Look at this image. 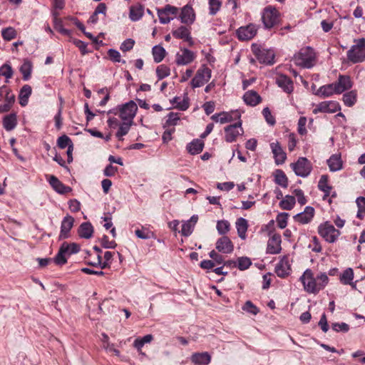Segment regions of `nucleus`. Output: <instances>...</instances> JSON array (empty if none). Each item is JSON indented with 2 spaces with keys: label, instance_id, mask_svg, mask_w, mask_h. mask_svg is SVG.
I'll list each match as a JSON object with an SVG mask.
<instances>
[{
  "label": "nucleus",
  "instance_id": "f257e3e1",
  "mask_svg": "<svg viewBox=\"0 0 365 365\" xmlns=\"http://www.w3.org/2000/svg\"><path fill=\"white\" fill-rule=\"evenodd\" d=\"M300 280L306 292L316 294L326 287L329 277L326 273H320L314 277L312 270L307 269L301 276Z\"/></svg>",
  "mask_w": 365,
  "mask_h": 365
},
{
  "label": "nucleus",
  "instance_id": "f03ea898",
  "mask_svg": "<svg viewBox=\"0 0 365 365\" xmlns=\"http://www.w3.org/2000/svg\"><path fill=\"white\" fill-rule=\"evenodd\" d=\"M355 44L347 51V58L353 63L365 61V38L354 41Z\"/></svg>",
  "mask_w": 365,
  "mask_h": 365
},
{
  "label": "nucleus",
  "instance_id": "7ed1b4c3",
  "mask_svg": "<svg viewBox=\"0 0 365 365\" xmlns=\"http://www.w3.org/2000/svg\"><path fill=\"white\" fill-rule=\"evenodd\" d=\"M315 53L310 47L302 48L294 57L295 64L303 68H311L314 66Z\"/></svg>",
  "mask_w": 365,
  "mask_h": 365
},
{
  "label": "nucleus",
  "instance_id": "20e7f679",
  "mask_svg": "<svg viewBox=\"0 0 365 365\" xmlns=\"http://www.w3.org/2000/svg\"><path fill=\"white\" fill-rule=\"evenodd\" d=\"M319 235L329 243L335 242L341 232L336 230L329 222H325L318 227Z\"/></svg>",
  "mask_w": 365,
  "mask_h": 365
},
{
  "label": "nucleus",
  "instance_id": "39448f33",
  "mask_svg": "<svg viewBox=\"0 0 365 365\" xmlns=\"http://www.w3.org/2000/svg\"><path fill=\"white\" fill-rule=\"evenodd\" d=\"M279 14L278 11L272 6L264 8L262 14V21L264 28L272 29L278 24Z\"/></svg>",
  "mask_w": 365,
  "mask_h": 365
},
{
  "label": "nucleus",
  "instance_id": "423d86ee",
  "mask_svg": "<svg viewBox=\"0 0 365 365\" xmlns=\"http://www.w3.org/2000/svg\"><path fill=\"white\" fill-rule=\"evenodd\" d=\"M291 167L294 173L302 178L307 177L312 170L311 162L304 157L299 158L296 163L291 164Z\"/></svg>",
  "mask_w": 365,
  "mask_h": 365
},
{
  "label": "nucleus",
  "instance_id": "0eeeda50",
  "mask_svg": "<svg viewBox=\"0 0 365 365\" xmlns=\"http://www.w3.org/2000/svg\"><path fill=\"white\" fill-rule=\"evenodd\" d=\"M211 70L206 66H202L196 72L195 76L191 81V86L193 88L204 86L211 78Z\"/></svg>",
  "mask_w": 365,
  "mask_h": 365
},
{
  "label": "nucleus",
  "instance_id": "6e6552de",
  "mask_svg": "<svg viewBox=\"0 0 365 365\" xmlns=\"http://www.w3.org/2000/svg\"><path fill=\"white\" fill-rule=\"evenodd\" d=\"M160 22L163 24H168L178 13V9L170 4H166L162 9H157Z\"/></svg>",
  "mask_w": 365,
  "mask_h": 365
},
{
  "label": "nucleus",
  "instance_id": "1a4fd4ad",
  "mask_svg": "<svg viewBox=\"0 0 365 365\" xmlns=\"http://www.w3.org/2000/svg\"><path fill=\"white\" fill-rule=\"evenodd\" d=\"M138 110L136 103L130 101L120 108V117L123 121H129L133 123V118L135 116Z\"/></svg>",
  "mask_w": 365,
  "mask_h": 365
},
{
  "label": "nucleus",
  "instance_id": "9d476101",
  "mask_svg": "<svg viewBox=\"0 0 365 365\" xmlns=\"http://www.w3.org/2000/svg\"><path fill=\"white\" fill-rule=\"evenodd\" d=\"M225 139L228 143L236 140L237 138L243 134L244 130L242 128V121L240 120L233 125H230L225 128Z\"/></svg>",
  "mask_w": 365,
  "mask_h": 365
},
{
  "label": "nucleus",
  "instance_id": "9b49d317",
  "mask_svg": "<svg viewBox=\"0 0 365 365\" xmlns=\"http://www.w3.org/2000/svg\"><path fill=\"white\" fill-rule=\"evenodd\" d=\"M341 110L339 103L334 101H323L316 106L313 110V113L317 114L318 113H334Z\"/></svg>",
  "mask_w": 365,
  "mask_h": 365
},
{
  "label": "nucleus",
  "instance_id": "f8f14e48",
  "mask_svg": "<svg viewBox=\"0 0 365 365\" xmlns=\"http://www.w3.org/2000/svg\"><path fill=\"white\" fill-rule=\"evenodd\" d=\"M195 58V53L187 48H181L180 51L176 54L175 63L178 66H185L191 63Z\"/></svg>",
  "mask_w": 365,
  "mask_h": 365
},
{
  "label": "nucleus",
  "instance_id": "ddd939ff",
  "mask_svg": "<svg viewBox=\"0 0 365 365\" xmlns=\"http://www.w3.org/2000/svg\"><path fill=\"white\" fill-rule=\"evenodd\" d=\"M257 26L253 24H250L245 26H241L237 30V35L239 39L248 41L252 39L257 32Z\"/></svg>",
  "mask_w": 365,
  "mask_h": 365
},
{
  "label": "nucleus",
  "instance_id": "4468645a",
  "mask_svg": "<svg viewBox=\"0 0 365 365\" xmlns=\"http://www.w3.org/2000/svg\"><path fill=\"white\" fill-rule=\"evenodd\" d=\"M216 249L222 253L230 254L234 250V245L227 236H222L216 242Z\"/></svg>",
  "mask_w": 365,
  "mask_h": 365
},
{
  "label": "nucleus",
  "instance_id": "2eb2a0df",
  "mask_svg": "<svg viewBox=\"0 0 365 365\" xmlns=\"http://www.w3.org/2000/svg\"><path fill=\"white\" fill-rule=\"evenodd\" d=\"M173 37L178 39H182L188 43L189 46L194 45V41L191 36L190 31L188 28L181 26L172 31Z\"/></svg>",
  "mask_w": 365,
  "mask_h": 365
},
{
  "label": "nucleus",
  "instance_id": "dca6fc26",
  "mask_svg": "<svg viewBox=\"0 0 365 365\" xmlns=\"http://www.w3.org/2000/svg\"><path fill=\"white\" fill-rule=\"evenodd\" d=\"M281 236L279 234H274L267 242V252L272 255L280 252L281 247Z\"/></svg>",
  "mask_w": 365,
  "mask_h": 365
},
{
  "label": "nucleus",
  "instance_id": "f3484780",
  "mask_svg": "<svg viewBox=\"0 0 365 365\" xmlns=\"http://www.w3.org/2000/svg\"><path fill=\"white\" fill-rule=\"evenodd\" d=\"M334 84L336 88L337 94H340L350 89L353 86L350 76L346 75H339L338 81H336Z\"/></svg>",
  "mask_w": 365,
  "mask_h": 365
},
{
  "label": "nucleus",
  "instance_id": "a211bd4d",
  "mask_svg": "<svg viewBox=\"0 0 365 365\" xmlns=\"http://www.w3.org/2000/svg\"><path fill=\"white\" fill-rule=\"evenodd\" d=\"M74 218L71 215H66L61 222L59 239H66L69 237V232L73 226Z\"/></svg>",
  "mask_w": 365,
  "mask_h": 365
},
{
  "label": "nucleus",
  "instance_id": "6ab92c4d",
  "mask_svg": "<svg viewBox=\"0 0 365 365\" xmlns=\"http://www.w3.org/2000/svg\"><path fill=\"white\" fill-rule=\"evenodd\" d=\"M180 19L181 22L183 24L187 25L192 24L195 19L193 9L189 5H186L182 7L180 14Z\"/></svg>",
  "mask_w": 365,
  "mask_h": 365
},
{
  "label": "nucleus",
  "instance_id": "aec40b11",
  "mask_svg": "<svg viewBox=\"0 0 365 365\" xmlns=\"http://www.w3.org/2000/svg\"><path fill=\"white\" fill-rule=\"evenodd\" d=\"M275 163L277 165L283 164L287 158V155L279 145V143H272L270 145Z\"/></svg>",
  "mask_w": 365,
  "mask_h": 365
},
{
  "label": "nucleus",
  "instance_id": "412c9836",
  "mask_svg": "<svg viewBox=\"0 0 365 365\" xmlns=\"http://www.w3.org/2000/svg\"><path fill=\"white\" fill-rule=\"evenodd\" d=\"M314 215V209L312 207L307 206L304 211L297 214L294 219L297 222L302 224H306L311 221Z\"/></svg>",
  "mask_w": 365,
  "mask_h": 365
},
{
  "label": "nucleus",
  "instance_id": "4be33fe9",
  "mask_svg": "<svg viewBox=\"0 0 365 365\" xmlns=\"http://www.w3.org/2000/svg\"><path fill=\"white\" fill-rule=\"evenodd\" d=\"M48 182L51 187L58 193L65 194L71 191L70 187L64 185L54 175L48 176Z\"/></svg>",
  "mask_w": 365,
  "mask_h": 365
},
{
  "label": "nucleus",
  "instance_id": "5701e85b",
  "mask_svg": "<svg viewBox=\"0 0 365 365\" xmlns=\"http://www.w3.org/2000/svg\"><path fill=\"white\" fill-rule=\"evenodd\" d=\"M276 83L284 92L291 93L293 91V82L287 76L281 75L278 76L276 79Z\"/></svg>",
  "mask_w": 365,
  "mask_h": 365
},
{
  "label": "nucleus",
  "instance_id": "b1692460",
  "mask_svg": "<svg viewBox=\"0 0 365 365\" xmlns=\"http://www.w3.org/2000/svg\"><path fill=\"white\" fill-rule=\"evenodd\" d=\"M211 356L208 352L195 353L191 356V361L195 365H208Z\"/></svg>",
  "mask_w": 365,
  "mask_h": 365
},
{
  "label": "nucleus",
  "instance_id": "393cba45",
  "mask_svg": "<svg viewBox=\"0 0 365 365\" xmlns=\"http://www.w3.org/2000/svg\"><path fill=\"white\" fill-rule=\"evenodd\" d=\"M290 270V265L287 257H284L277 264L275 272L280 277L287 276Z\"/></svg>",
  "mask_w": 365,
  "mask_h": 365
},
{
  "label": "nucleus",
  "instance_id": "a878e982",
  "mask_svg": "<svg viewBox=\"0 0 365 365\" xmlns=\"http://www.w3.org/2000/svg\"><path fill=\"white\" fill-rule=\"evenodd\" d=\"M243 100L247 105L255 106L261 102L262 98L256 91L251 90L244 94Z\"/></svg>",
  "mask_w": 365,
  "mask_h": 365
},
{
  "label": "nucleus",
  "instance_id": "bb28decb",
  "mask_svg": "<svg viewBox=\"0 0 365 365\" xmlns=\"http://www.w3.org/2000/svg\"><path fill=\"white\" fill-rule=\"evenodd\" d=\"M255 53L259 62L266 64H272L274 63V54L272 52L264 49H257V51H255Z\"/></svg>",
  "mask_w": 365,
  "mask_h": 365
},
{
  "label": "nucleus",
  "instance_id": "cd10ccee",
  "mask_svg": "<svg viewBox=\"0 0 365 365\" xmlns=\"http://www.w3.org/2000/svg\"><path fill=\"white\" fill-rule=\"evenodd\" d=\"M336 93V88L334 83L321 86L316 93V95L321 97H329Z\"/></svg>",
  "mask_w": 365,
  "mask_h": 365
},
{
  "label": "nucleus",
  "instance_id": "c85d7f7f",
  "mask_svg": "<svg viewBox=\"0 0 365 365\" xmlns=\"http://www.w3.org/2000/svg\"><path fill=\"white\" fill-rule=\"evenodd\" d=\"M66 248H67V243L66 242H63L61 245V247H60L57 255L52 259L56 264H58V265H63V264H65L67 262L68 255H67V254H66Z\"/></svg>",
  "mask_w": 365,
  "mask_h": 365
},
{
  "label": "nucleus",
  "instance_id": "c756f323",
  "mask_svg": "<svg viewBox=\"0 0 365 365\" xmlns=\"http://www.w3.org/2000/svg\"><path fill=\"white\" fill-rule=\"evenodd\" d=\"M17 125V118L15 113H10L3 118V126L7 131L14 130Z\"/></svg>",
  "mask_w": 365,
  "mask_h": 365
},
{
  "label": "nucleus",
  "instance_id": "7c9ffc66",
  "mask_svg": "<svg viewBox=\"0 0 365 365\" xmlns=\"http://www.w3.org/2000/svg\"><path fill=\"white\" fill-rule=\"evenodd\" d=\"M93 227L90 222L82 223L78 228V235L81 237L89 239L92 237Z\"/></svg>",
  "mask_w": 365,
  "mask_h": 365
},
{
  "label": "nucleus",
  "instance_id": "2f4dec72",
  "mask_svg": "<svg viewBox=\"0 0 365 365\" xmlns=\"http://www.w3.org/2000/svg\"><path fill=\"white\" fill-rule=\"evenodd\" d=\"M327 164L331 172H336L342 168V161L340 156L337 155H331L329 159L327 160Z\"/></svg>",
  "mask_w": 365,
  "mask_h": 365
},
{
  "label": "nucleus",
  "instance_id": "473e14b6",
  "mask_svg": "<svg viewBox=\"0 0 365 365\" xmlns=\"http://www.w3.org/2000/svg\"><path fill=\"white\" fill-rule=\"evenodd\" d=\"M318 188L324 193V199L329 196L332 187L328 184L327 175H323L321 176L318 182Z\"/></svg>",
  "mask_w": 365,
  "mask_h": 365
},
{
  "label": "nucleus",
  "instance_id": "72a5a7b5",
  "mask_svg": "<svg viewBox=\"0 0 365 365\" xmlns=\"http://www.w3.org/2000/svg\"><path fill=\"white\" fill-rule=\"evenodd\" d=\"M247 227L248 224L247 220L243 217L237 219L236 222V228L237 230V234L242 240H245L246 238Z\"/></svg>",
  "mask_w": 365,
  "mask_h": 365
},
{
  "label": "nucleus",
  "instance_id": "f704fd0d",
  "mask_svg": "<svg viewBox=\"0 0 365 365\" xmlns=\"http://www.w3.org/2000/svg\"><path fill=\"white\" fill-rule=\"evenodd\" d=\"M31 94V87L29 85H24L21 91L19 96V103L22 106H25L28 103V99Z\"/></svg>",
  "mask_w": 365,
  "mask_h": 365
},
{
  "label": "nucleus",
  "instance_id": "c9c22d12",
  "mask_svg": "<svg viewBox=\"0 0 365 365\" xmlns=\"http://www.w3.org/2000/svg\"><path fill=\"white\" fill-rule=\"evenodd\" d=\"M203 147V142L197 139L190 143L187 146V149L190 154L196 155L202 150Z\"/></svg>",
  "mask_w": 365,
  "mask_h": 365
},
{
  "label": "nucleus",
  "instance_id": "e433bc0d",
  "mask_svg": "<svg viewBox=\"0 0 365 365\" xmlns=\"http://www.w3.org/2000/svg\"><path fill=\"white\" fill-rule=\"evenodd\" d=\"M221 118H220V123L225 124L227 123H230L234 119L240 118V114L237 111H232L231 113L228 112H221L220 113Z\"/></svg>",
  "mask_w": 365,
  "mask_h": 365
},
{
  "label": "nucleus",
  "instance_id": "4c0bfd02",
  "mask_svg": "<svg viewBox=\"0 0 365 365\" xmlns=\"http://www.w3.org/2000/svg\"><path fill=\"white\" fill-rule=\"evenodd\" d=\"M274 182L281 187L286 188L288 186V179L282 170H277L274 173Z\"/></svg>",
  "mask_w": 365,
  "mask_h": 365
},
{
  "label": "nucleus",
  "instance_id": "58836bf2",
  "mask_svg": "<svg viewBox=\"0 0 365 365\" xmlns=\"http://www.w3.org/2000/svg\"><path fill=\"white\" fill-rule=\"evenodd\" d=\"M143 15V8L141 5L137 4L132 6L130 9L129 17L133 21L139 20Z\"/></svg>",
  "mask_w": 365,
  "mask_h": 365
},
{
  "label": "nucleus",
  "instance_id": "ea45409f",
  "mask_svg": "<svg viewBox=\"0 0 365 365\" xmlns=\"http://www.w3.org/2000/svg\"><path fill=\"white\" fill-rule=\"evenodd\" d=\"M296 200L295 197L292 195H286L279 202V207L286 210H292Z\"/></svg>",
  "mask_w": 365,
  "mask_h": 365
},
{
  "label": "nucleus",
  "instance_id": "a19ab883",
  "mask_svg": "<svg viewBox=\"0 0 365 365\" xmlns=\"http://www.w3.org/2000/svg\"><path fill=\"white\" fill-rule=\"evenodd\" d=\"M154 61L156 63L161 62L165 56L166 51L161 46H155L152 49Z\"/></svg>",
  "mask_w": 365,
  "mask_h": 365
},
{
  "label": "nucleus",
  "instance_id": "79ce46f5",
  "mask_svg": "<svg viewBox=\"0 0 365 365\" xmlns=\"http://www.w3.org/2000/svg\"><path fill=\"white\" fill-rule=\"evenodd\" d=\"M357 93L356 91H349L343 95V102L348 107L353 106L356 102Z\"/></svg>",
  "mask_w": 365,
  "mask_h": 365
},
{
  "label": "nucleus",
  "instance_id": "37998d69",
  "mask_svg": "<svg viewBox=\"0 0 365 365\" xmlns=\"http://www.w3.org/2000/svg\"><path fill=\"white\" fill-rule=\"evenodd\" d=\"M340 281L344 284H351L354 279V271L351 268L346 269L340 275Z\"/></svg>",
  "mask_w": 365,
  "mask_h": 365
},
{
  "label": "nucleus",
  "instance_id": "c03bdc74",
  "mask_svg": "<svg viewBox=\"0 0 365 365\" xmlns=\"http://www.w3.org/2000/svg\"><path fill=\"white\" fill-rule=\"evenodd\" d=\"M1 36L5 41H11L16 37L17 32L14 28L9 26L1 31Z\"/></svg>",
  "mask_w": 365,
  "mask_h": 365
},
{
  "label": "nucleus",
  "instance_id": "a18cd8bd",
  "mask_svg": "<svg viewBox=\"0 0 365 365\" xmlns=\"http://www.w3.org/2000/svg\"><path fill=\"white\" fill-rule=\"evenodd\" d=\"M133 123V122L123 121V123L119 125V129L116 133V136L120 139V138L125 135L128 133Z\"/></svg>",
  "mask_w": 365,
  "mask_h": 365
},
{
  "label": "nucleus",
  "instance_id": "49530a36",
  "mask_svg": "<svg viewBox=\"0 0 365 365\" xmlns=\"http://www.w3.org/2000/svg\"><path fill=\"white\" fill-rule=\"evenodd\" d=\"M170 73V68L164 64L160 65L156 68V74L159 80H161Z\"/></svg>",
  "mask_w": 365,
  "mask_h": 365
},
{
  "label": "nucleus",
  "instance_id": "de8ad7c7",
  "mask_svg": "<svg viewBox=\"0 0 365 365\" xmlns=\"http://www.w3.org/2000/svg\"><path fill=\"white\" fill-rule=\"evenodd\" d=\"M20 71L23 75V78L27 81L31 76V64L29 61H25L20 68Z\"/></svg>",
  "mask_w": 365,
  "mask_h": 365
},
{
  "label": "nucleus",
  "instance_id": "09e8293b",
  "mask_svg": "<svg viewBox=\"0 0 365 365\" xmlns=\"http://www.w3.org/2000/svg\"><path fill=\"white\" fill-rule=\"evenodd\" d=\"M209 1V14L215 15L220 9L222 2L220 0H208Z\"/></svg>",
  "mask_w": 365,
  "mask_h": 365
},
{
  "label": "nucleus",
  "instance_id": "8fccbe9b",
  "mask_svg": "<svg viewBox=\"0 0 365 365\" xmlns=\"http://www.w3.org/2000/svg\"><path fill=\"white\" fill-rule=\"evenodd\" d=\"M230 225L227 220H219L217 222V230L219 234L225 235L230 230Z\"/></svg>",
  "mask_w": 365,
  "mask_h": 365
},
{
  "label": "nucleus",
  "instance_id": "3c124183",
  "mask_svg": "<svg viewBox=\"0 0 365 365\" xmlns=\"http://www.w3.org/2000/svg\"><path fill=\"white\" fill-rule=\"evenodd\" d=\"M0 76H4L6 78V82H8V80L13 76V70L11 66L6 63L1 66Z\"/></svg>",
  "mask_w": 365,
  "mask_h": 365
},
{
  "label": "nucleus",
  "instance_id": "603ef678",
  "mask_svg": "<svg viewBox=\"0 0 365 365\" xmlns=\"http://www.w3.org/2000/svg\"><path fill=\"white\" fill-rule=\"evenodd\" d=\"M356 204L359 207L357 217L361 218L365 214V197H359L356 199Z\"/></svg>",
  "mask_w": 365,
  "mask_h": 365
},
{
  "label": "nucleus",
  "instance_id": "864d4df0",
  "mask_svg": "<svg viewBox=\"0 0 365 365\" xmlns=\"http://www.w3.org/2000/svg\"><path fill=\"white\" fill-rule=\"evenodd\" d=\"M251 264V260L248 257H239L237 259V267L240 270H245L248 269Z\"/></svg>",
  "mask_w": 365,
  "mask_h": 365
},
{
  "label": "nucleus",
  "instance_id": "5fc2aeb1",
  "mask_svg": "<svg viewBox=\"0 0 365 365\" xmlns=\"http://www.w3.org/2000/svg\"><path fill=\"white\" fill-rule=\"evenodd\" d=\"M288 216L289 215L285 212L280 213L277 216V223L279 228L284 229L286 227Z\"/></svg>",
  "mask_w": 365,
  "mask_h": 365
},
{
  "label": "nucleus",
  "instance_id": "6e6d98bb",
  "mask_svg": "<svg viewBox=\"0 0 365 365\" xmlns=\"http://www.w3.org/2000/svg\"><path fill=\"white\" fill-rule=\"evenodd\" d=\"M194 225H192V222L188 220L185 222L182 226L181 234L183 236L187 237L190 235L193 231Z\"/></svg>",
  "mask_w": 365,
  "mask_h": 365
},
{
  "label": "nucleus",
  "instance_id": "4d7b16f0",
  "mask_svg": "<svg viewBox=\"0 0 365 365\" xmlns=\"http://www.w3.org/2000/svg\"><path fill=\"white\" fill-rule=\"evenodd\" d=\"M242 309L254 315H256L259 312L258 308L251 301H247Z\"/></svg>",
  "mask_w": 365,
  "mask_h": 365
},
{
  "label": "nucleus",
  "instance_id": "13d9d810",
  "mask_svg": "<svg viewBox=\"0 0 365 365\" xmlns=\"http://www.w3.org/2000/svg\"><path fill=\"white\" fill-rule=\"evenodd\" d=\"M58 146L60 148H66V147H69L71 144H73L71 139L67 135H62L58 138Z\"/></svg>",
  "mask_w": 365,
  "mask_h": 365
},
{
  "label": "nucleus",
  "instance_id": "bf43d9fd",
  "mask_svg": "<svg viewBox=\"0 0 365 365\" xmlns=\"http://www.w3.org/2000/svg\"><path fill=\"white\" fill-rule=\"evenodd\" d=\"M135 44V41L132 38L125 40L120 45L121 51L125 52L131 50Z\"/></svg>",
  "mask_w": 365,
  "mask_h": 365
},
{
  "label": "nucleus",
  "instance_id": "052dcab7",
  "mask_svg": "<svg viewBox=\"0 0 365 365\" xmlns=\"http://www.w3.org/2000/svg\"><path fill=\"white\" fill-rule=\"evenodd\" d=\"M306 123L307 118L305 117H300L298 120V132L302 135L307 133Z\"/></svg>",
  "mask_w": 365,
  "mask_h": 365
},
{
  "label": "nucleus",
  "instance_id": "680f3d73",
  "mask_svg": "<svg viewBox=\"0 0 365 365\" xmlns=\"http://www.w3.org/2000/svg\"><path fill=\"white\" fill-rule=\"evenodd\" d=\"M332 329L337 332H347L349 329V326L344 322L334 323L332 324Z\"/></svg>",
  "mask_w": 365,
  "mask_h": 365
},
{
  "label": "nucleus",
  "instance_id": "e2e57ef3",
  "mask_svg": "<svg viewBox=\"0 0 365 365\" xmlns=\"http://www.w3.org/2000/svg\"><path fill=\"white\" fill-rule=\"evenodd\" d=\"M101 245L104 248L113 249L117 246L115 241H110L107 236H103L101 239Z\"/></svg>",
  "mask_w": 365,
  "mask_h": 365
},
{
  "label": "nucleus",
  "instance_id": "0e129e2a",
  "mask_svg": "<svg viewBox=\"0 0 365 365\" xmlns=\"http://www.w3.org/2000/svg\"><path fill=\"white\" fill-rule=\"evenodd\" d=\"M108 55L113 62L121 61L120 54L117 50L113 48L109 49L108 51Z\"/></svg>",
  "mask_w": 365,
  "mask_h": 365
},
{
  "label": "nucleus",
  "instance_id": "69168bd1",
  "mask_svg": "<svg viewBox=\"0 0 365 365\" xmlns=\"http://www.w3.org/2000/svg\"><path fill=\"white\" fill-rule=\"evenodd\" d=\"M209 255L213 259L215 264H222L224 262V257L217 253L215 250H212Z\"/></svg>",
  "mask_w": 365,
  "mask_h": 365
},
{
  "label": "nucleus",
  "instance_id": "338daca9",
  "mask_svg": "<svg viewBox=\"0 0 365 365\" xmlns=\"http://www.w3.org/2000/svg\"><path fill=\"white\" fill-rule=\"evenodd\" d=\"M79 250H80L79 246L77 244H76V243L68 244L67 243V248L66 250V254H67L68 257H69L73 254H76V253L78 252Z\"/></svg>",
  "mask_w": 365,
  "mask_h": 365
},
{
  "label": "nucleus",
  "instance_id": "774afa93",
  "mask_svg": "<svg viewBox=\"0 0 365 365\" xmlns=\"http://www.w3.org/2000/svg\"><path fill=\"white\" fill-rule=\"evenodd\" d=\"M68 207L72 212H76L81 209V203L77 200H71L68 201Z\"/></svg>",
  "mask_w": 365,
  "mask_h": 365
}]
</instances>
